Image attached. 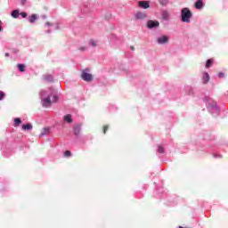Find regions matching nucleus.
<instances>
[{
  "label": "nucleus",
  "mask_w": 228,
  "mask_h": 228,
  "mask_svg": "<svg viewBox=\"0 0 228 228\" xmlns=\"http://www.w3.org/2000/svg\"><path fill=\"white\" fill-rule=\"evenodd\" d=\"M40 97L44 108H49L53 102H58V91L50 87L46 90L41 91Z\"/></svg>",
  "instance_id": "nucleus-1"
},
{
  "label": "nucleus",
  "mask_w": 228,
  "mask_h": 228,
  "mask_svg": "<svg viewBox=\"0 0 228 228\" xmlns=\"http://www.w3.org/2000/svg\"><path fill=\"white\" fill-rule=\"evenodd\" d=\"M192 15L193 14L191 13V11H190L188 7L183 8L181 11L182 22H186V24H190V19H191Z\"/></svg>",
  "instance_id": "nucleus-2"
},
{
  "label": "nucleus",
  "mask_w": 228,
  "mask_h": 228,
  "mask_svg": "<svg viewBox=\"0 0 228 228\" xmlns=\"http://www.w3.org/2000/svg\"><path fill=\"white\" fill-rule=\"evenodd\" d=\"M205 102L207 103V108L209 110H214V111H216V113H220V109H218V106H216V102L211 100L209 97H206Z\"/></svg>",
  "instance_id": "nucleus-3"
},
{
  "label": "nucleus",
  "mask_w": 228,
  "mask_h": 228,
  "mask_svg": "<svg viewBox=\"0 0 228 228\" xmlns=\"http://www.w3.org/2000/svg\"><path fill=\"white\" fill-rule=\"evenodd\" d=\"M88 69H86L82 72L81 77L84 81L90 82L92 81V74L87 73Z\"/></svg>",
  "instance_id": "nucleus-4"
},
{
  "label": "nucleus",
  "mask_w": 228,
  "mask_h": 228,
  "mask_svg": "<svg viewBox=\"0 0 228 228\" xmlns=\"http://www.w3.org/2000/svg\"><path fill=\"white\" fill-rule=\"evenodd\" d=\"M147 26L149 29H152V28H159V21L158 20H149L147 23Z\"/></svg>",
  "instance_id": "nucleus-5"
},
{
  "label": "nucleus",
  "mask_w": 228,
  "mask_h": 228,
  "mask_svg": "<svg viewBox=\"0 0 228 228\" xmlns=\"http://www.w3.org/2000/svg\"><path fill=\"white\" fill-rule=\"evenodd\" d=\"M146 17H147V14L142 12H136L134 14V18L136 19V20H145Z\"/></svg>",
  "instance_id": "nucleus-6"
},
{
  "label": "nucleus",
  "mask_w": 228,
  "mask_h": 228,
  "mask_svg": "<svg viewBox=\"0 0 228 228\" xmlns=\"http://www.w3.org/2000/svg\"><path fill=\"white\" fill-rule=\"evenodd\" d=\"M157 42L160 45H163L164 44H167L168 43V37H167V36L159 37H158Z\"/></svg>",
  "instance_id": "nucleus-7"
},
{
  "label": "nucleus",
  "mask_w": 228,
  "mask_h": 228,
  "mask_svg": "<svg viewBox=\"0 0 228 228\" xmlns=\"http://www.w3.org/2000/svg\"><path fill=\"white\" fill-rule=\"evenodd\" d=\"M73 133L75 136H79V134L81 133V126L75 125L73 126Z\"/></svg>",
  "instance_id": "nucleus-8"
},
{
  "label": "nucleus",
  "mask_w": 228,
  "mask_h": 228,
  "mask_svg": "<svg viewBox=\"0 0 228 228\" xmlns=\"http://www.w3.org/2000/svg\"><path fill=\"white\" fill-rule=\"evenodd\" d=\"M139 6L140 8H143L144 10H147V8H149V2L146 1H140L139 2Z\"/></svg>",
  "instance_id": "nucleus-9"
},
{
  "label": "nucleus",
  "mask_w": 228,
  "mask_h": 228,
  "mask_svg": "<svg viewBox=\"0 0 228 228\" xmlns=\"http://www.w3.org/2000/svg\"><path fill=\"white\" fill-rule=\"evenodd\" d=\"M28 21L30 22V24H33V23H35V21L37 20H38V16L37 14H32V15L28 16Z\"/></svg>",
  "instance_id": "nucleus-10"
},
{
  "label": "nucleus",
  "mask_w": 228,
  "mask_h": 228,
  "mask_svg": "<svg viewBox=\"0 0 228 228\" xmlns=\"http://www.w3.org/2000/svg\"><path fill=\"white\" fill-rule=\"evenodd\" d=\"M162 19L164 20H168L170 19V12H168V11H163L162 12Z\"/></svg>",
  "instance_id": "nucleus-11"
},
{
  "label": "nucleus",
  "mask_w": 228,
  "mask_h": 228,
  "mask_svg": "<svg viewBox=\"0 0 228 228\" xmlns=\"http://www.w3.org/2000/svg\"><path fill=\"white\" fill-rule=\"evenodd\" d=\"M22 130L23 131H31V129H33V126H31V124H25L22 126Z\"/></svg>",
  "instance_id": "nucleus-12"
},
{
  "label": "nucleus",
  "mask_w": 228,
  "mask_h": 228,
  "mask_svg": "<svg viewBox=\"0 0 228 228\" xmlns=\"http://www.w3.org/2000/svg\"><path fill=\"white\" fill-rule=\"evenodd\" d=\"M202 6H204V3L202 2V0H198L196 3H195V8L197 10H200V8H202Z\"/></svg>",
  "instance_id": "nucleus-13"
},
{
  "label": "nucleus",
  "mask_w": 228,
  "mask_h": 228,
  "mask_svg": "<svg viewBox=\"0 0 228 228\" xmlns=\"http://www.w3.org/2000/svg\"><path fill=\"white\" fill-rule=\"evenodd\" d=\"M202 81L205 84L209 82V74L208 73L203 74Z\"/></svg>",
  "instance_id": "nucleus-14"
},
{
  "label": "nucleus",
  "mask_w": 228,
  "mask_h": 228,
  "mask_svg": "<svg viewBox=\"0 0 228 228\" xmlns=\"http://www.w3.org/2000/svg\"><path fill=\"white\" fill-rule=\"evenodd\" d=\"M11 15H12V17L13 19H19V15H20L19 10H14V11H12V13H11Z\"/></svg>",
  "instance_id": "nucleus-15"
},
{
  "label": "nucleus",
  "mask_w": 228,
  "mask_h": 228,
  "mask_svg": "<svg viewBox=\"0 0 228 228\" xmlns=\"http://www.w3.org/2000/svg\"><path fill=\"white\" fill-rule=\"evenodd\" d=\"M64 120L68 122V124H71L72 122V116L70 114H68L64 117Z\"/></svg>",
  "instance_id": "nucleus-16"
},
{
  "label": "nucleus",
  "mask_w": 228,
  "mask_h": 228,
  "mask_svg": "<svg viewBox=\"0 0 228 228\" xmlns=\"http://www.w3.org/2000/svg\"><path fill=\"white\" fill-rule=\"evenodd\" d=\"M18 69H19L20 72H26V65L18 64Z\"/></svg>",
  "instance_id": "nucleus-17"
},
{
  "label": "nucleus",
  "mask_w": 228,
  "mask_h": 228,
  "mask_svg": "<svg viewBox=\"0 0 228 228\" xmlns=\"http://www.w3.org/2000/svg\"><path fill=\"white\" fill-rule=\"evenodd\" d=\"M211 65H213V59H208L206 63V68L209 69V67H211Z\"/></svg>",
  "instance_id": "nucleus-18"
},
{
  "label": "nucleus",
  "mask_w": 228,
  "mask_h": 228,
  "mask_svg": "<svg viewBox=\"0 0 228 228\" xmlns=\"http://www.w3.org/2000/svg\"><path fill=\"white\" fill-rule=\"evenodd\" d=\"M49 128H44L40 134V136H45V134H48Z\"/></svg>",
  "instance_id": "nucleus-19"
},
{
  "label": "nucleus",
  "mask_w": 228,
  "mask_h": 228,
  "mask_svg": "<svg viewBox=\"0 0 228 228\" xmlns=\"http://www.w3.org/2000/svg\"><path fill=\"white\" fill-rule=\"evenodd\" d=\"M45 81H48L49 83H51L53 81V76L52 75L45 76Z\"/></svg>",
  "instance_id": "nucleus-20"
},
{
  "label": "nucleus",
  "mask_w": 228,
  "mask_h": 228,
  "mask_svg": "<svg viewBox=\"0 0 228 228\" xmlns=\"http://www.w3.org/2000/svg\"><path fill=\"white\" fill-rule=\"evenodd\" d=\"M22 120H20V118H16L14 119V127H17V126H19V124H21Z\"/></svg>",
  "instance_id": "nucleus-21"
},
{
  "label": "nucleus",
  "mask_w": 228,
  "mask_h": 228,
  "mask_svg": "<svg viewBox=\"0 0 228 228\" xmlns=\"http://www.w3.org/2000/svg\"><path fill=\"white\" fill-rule=\"evenodd\" d=\"M159 3L161 6H167V4H168V0H159Z\"/></svg>",
  "instance_id": "nucleus-22"
},
{
  "label": "nucleus",
  "mask_w": 228,
  "mask_h": 228,
  "mask_svg": "<svg viewBox=\"0 0 228 228\" xmlns=\"http://www.w3.org/2000/svg\"><path fill=\"white\" fill-rule=\"evenodd\" d=\"M89 44L92 45V47H95L97 45V42H95L94 39H91Z\"/></svg>",
  "instance_id": "nucleus-23"
},
{
  "label": "nucleus",
  "mask_w": 228,
  "mask_h": 228,
  "mask_svg": "<svg viewBox=\"0 0 228 228\" xmlns=\"http://www.w3.org/2000/svg\"><path fill=\"white\" fill-rule=\"evenodd\" d=\"M158 152H159V154H163L165 152L163 146H159Z\"/></svg>",
  "instance_id": "nucleus-24"
},
{
  "label": "nucleus",
  "mask_w": 228,
  "mask_h": 228,
  "mask_svg": "<svg viewBox=\"0 0 228 228\" xmlns=\"http://www.w3.org/2000/svg\"><path fill=\"white\" fill-rule=\"evenodd\" d=\"M64 156H65V158H69V156H71L70 151H66L64 152Z\"/></svg>",
  "instance_id": "nucleus-25"
},
{
  "label": "nucleus",
  "mask_w": 228,
  "mask_h": 228,
  "mask_svg": "<svg viewBox=\"0 0 228 228\" xmlns=\"http://www.w3.org/2000/svg\"><path fill=\"white\" fill-rule=\"evenodd\" d=\"M4 99V93L3 91H0V101H3Z\"/></svg>",
  "instance_id": "nucleus-26"
},
{
  "label": "nucleus",
  "mask_w": 228,
  "mask_h": 228,
  "mask_svg": "<svg viewBox=\"0 0 228 228\" xmlns=\"http://www.w3.org/2000/svg\"><path fill=\"white\" fill-rule=\"evenodd\" d=\"M20 15L22 17V19H26V17H28L26 12H20Z\"/></svg>",
  "instance_id": "nucleus-27"
},
{
  "label": "nucleus",
  "mask_w": 228,
  "mask_h": 228,
  "mask_svg": "<svg viewBox=\"0 0 228 228\" xmlns=\"http://www.w3.org/2000/svg\"><path fill=\"white\" fill-rule=\"evenodd\" d=\"M108 128H109L108 126H105L103 127V133H104V134H106V131H107Z\"/></svg>",
  "instance_id": "nucleus-28"
},
{
  "label": "nucleus",
  "mask_w": 228,
  "mask_h": 228,
  "mask_svg": "<svg viewBox=\"0 0 228 228\" xmlns=\"http://www.w3.org/2000/svg\"><path fill=\"white\" fill-rule=\"evenodd\" d=\"M218 77H224V72H220V73L218 74Z\"/></svg>",
  "instance_id": "nucleus-29"
},
{
  "label": "nucleus",
  "mask_w": 228,
  "mask_h": 228,
  "mask_svg": "<svg viewBox=\"0 0 228 228\" xmlns=\"http://www.w3.org/2000/svg\"><path fill=\"white\" fill-rule=\"evenodd\" d=\"M80 51H86V47H85V46L80 47Z\"/></svg>",
  "instance_id": "nucleus-30"
},
{
  "label": "nucleus",
  "mask_w": 228,
  "mask_h": 228,
  "mask_svg": "<svg viewBox=\"0 0 228 228\" xmlns=\"http://www.w3.org/2000/svg\"><path fill=\"white\" fill-rule=\"evenodd\" d=\"M3 24V21L0 20V26ZM0 31H3V27H0Z\"/></svg>",
  "instance_id": "nucleus-31"
},
{
  "label": "nucleus",
  "mask_w": 228,
  "mask_h": 228,
  "mask_svg": "<svg viewBox=\"0 0 228 228\" xmlns=\"http://www.w3.org/2000/svg\"><path fill=\"white\" fill-rule=\"evenodd\" d=\"M45 26H51V23L50 22H46Z\"/></svg>",
  "instance_id": "nucleus-32"
},
{
  "label": "nucleus",
  "mask_w": 228,
  "mask_h": 228,
  "mask_svg": "<svg viewBox=\"0 0 228 228\" xmlns=\"http://www.w3.org/2000/svg\"><path fill=\"white\" fill-rule=\"evenodd\" d=\"M130 49H131L132 51H134V46H131Z\"/></svg>",
  "instance_id": "nucleus-33"
},
{
  "label": "nucleus",
  "mask_w": 228,
  "mask_h": 228,
  "mask_svg": "<svg viewBox=\"0 0 228 228\" xmlns=\"http://www.w3.org/2000/svg\"><path fill=\"white\" fill-rule=\"evenodd\" d=\"M5 56H6V57L10 56V53H5Z\"/></svg>",
  "instance_id": "nucleus-34"
},
{
  "label": "nucleus",
  "mask_w": 228,
  "mask_h": 228,
  "mask_svg": "<svg viewBox=\"0 0 228 228\" xmlns=\"http://www.w3.org/2000/svg\"><path fill=\"white\" fill-rule=\"evenodd\" d=\"M47 33H51V31H50V30H48V31H47Z\"/></svg>",
  "instance_id": "nucleus-35"
}]
</instances>
